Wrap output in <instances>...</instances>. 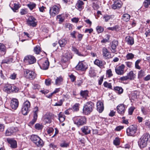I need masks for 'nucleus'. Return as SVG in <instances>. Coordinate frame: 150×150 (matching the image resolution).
<instances>
[{
    "label": "nucleus",
    "mask_w": 150,
    "mask_h": 150,
    "mask_svg": "<svg viewBox=\"0 0 150 150\" xmlns=\"http://www.w3.org/2000/svg\"><path fill=\"white\" fill-rule=\"evenodd\" d=\"M94 105L91 101L88 102L84 104L83 109V113L85 115L89 114L93 111Z\"/></svg>",
    "instance_id": "1"
},
{
    "label": "nucleus",
    "mask_w": 150,
    "mask_h": 150,
    "mask_svg": "<svg viewBox=\"0 0 150 150\" xmlns=\"http://www.w3.org/2000/svg\"><path fill=\"white\" fill-rule=\"evenodd\" d=\"M150 137L149 134L148 133L144 134L140 138L138 142V145L141 148L145 147Z\"/></svg>",
    "instance_id": "2"
},
{
    "label": "nucleus",
    "mask_w": 150,
    "mask_h": 150,
    "mask_svg": "<svg viewBox=\"0 0 150 150\" xmlns=\"http://www.w3.org/2000/svg\"><path fill=\"white\" fill-rule=\"evenodd\" d=\"M54 118V115L52 113L47 112L44 115L42 118V120L45 124L51 123Z\"/></svg>",
    "instance_id": "3"
},
{
    "label": "nucleus",
    "mask_w": 150,
    "mask_h": 150,
    "mask_svg": "<svg viewBox=\"0 0 150 150\" xmlns=\"http://www.w3.org/2000/svg\"><path fill=\"white\" fill-rule=\"evenodd\" d=\"M73 120L74 123L78 126L85 124L86 122V119L84 116L75 117L73 118Z\"/></svg>",
    "instance_id": "4"
},
{
    "label": "nucleus",
    "mask_w": 150,
    "mask_h": 150,
    "mask_svg": "<svg viewBox=\"0 0 150 150\" xmlns=\"http://www.w3.org/2000/svg\"><path fill=\"white\" fill-rule=\"evenodd\" d=\"M31 139L38 146L42 147L44 145L42 140L37 135H31Z\"/></svg>",
    "instance_id": "5"
},
{
    "label": "nucleus",
    "mask_w": 150,
    "mask_h": 150,
    "mask_svg": "<svg viewBox=\"0 0 150 150\" xmlns=\"http://www.w3.org/2000/svg\"><path fill=\"white\" fill-rule=\"evenodd\" d=\"M30 103L28 100L25 101L23 104L21 112L22 114L24 115H26L30 111Z\"/></svg>",
    "instance_id": "6"
},
{
    "label": "nucleus",
    "mask_w": 150,
    "mask_h": 150,
    "mask_svg": "<svg viewBox=\"0 0 150 150\" xmlns=\"http://www.w3.org/2000/svg\"><path fill=\"white\" fill-rule=\"evenodd\" d=\"M24 75L26 78L30 79H33L36 77V74L33 71L27 69L24 70Z\"/></svg>",
    "instance_id": "7"
},
{
    "label": "nucleus",
    "mask_w": 150,
    "mask_h": 150,
    "mask_svg": "<svg viewBox=\"0 0 150 150\" xmlns=\"http://www.w3.org/2000/svg\"><path fill=\"white\" fill-rule=\"evenodd\" d=\"M61 6L59 4L54 5L50 8V13L51 16H55L60 11Z\"/></svg>",
    "instance_id": "8"
},
{
    "label": "nucleus",
    "mask_w": 150,
    "mask_h": 150,
    "mask_svg": "<svg viewBox=\"0 0 150 150\" xmlns=\"http://www.w3.org/2000/svg\"><path fill=\"white\" fill-rule=\"evenodd\" d=\"M88 68V65L85 62L81 61L79 62L75 67L77 70L81 71L86 70Z\"/></svg>",
    "instance_id": "9"
},
{
    "label": "nucleus",
    "mask_w": 150,
    "mask_h": 150,
    "mask_svg": "<svg viewBox=\"0 0 150 150\" xmlns=\"http://www.w3.org/2000/svg\"><path fill=\"white\" fill-rule=\"evenodd\" d=\"M137 131V128L134 126L132 125L128 127L126 130L127 134L128 136H133Z\"/></svg>",
    "instance_id": "10"
},
{
    "label": "nucleus",
    "mask_w": 150,
    "mask_h": 150,
    "mask_svg": "<svg viewBox=\"0 0 150 150\" xmlns=\"http://www.w3.org/2000/svg\"><path fill=\"white\" fill-rule=\"evenodd\" d=\"M24 61L26 63L32 64L36 62V59L33 56L28 55L25 57Z\"/></svg>",
    "instance_id": "11"
},
{
    "label": "nucleus",
    "mask_w": 150,
    "mask_h": 150,
    "mask_svg": "<svg viewBox=\"0 0 150 150\" xmlns=\"http://www.w3.org/2000/svg\"><path fill=\"white\" fill-rule=\"evenodd\" d=\"M39 111L38 108L37 107H35L33 110V119L31 121L30 124L32 125L34 124L36 122L37 117H38V114Z\"/></svg>",
    "instance_id": "12"
},
{
    "label": "nucleus",
    "mask_w": 150,
    "mask_h": 150,
    "mask_svg": "<svg viewBox=\"0 0 150 150\" xmlns=\"http://www.w3.org/2000/svg\"><path fill=\"white\" fill-rule=\"evenodd\" d=\"M27 22L28 25L30 26L34 27L37 25L36 19L32 16L29 17Z\"/></svg>",
    "instance_id": "13"
},
{
    "label": "nucleus",
    "mask_w": 150,
    "mask_h": 150,
    "mask_svg": "<svg viewBox=\"0 0 150 150\" xmlns=\"http://www.w3.org/2000/svg\"><path fill=\"white\" fill-rule=\"evenodd\" d=\"M125 67L124 64H122L119 67H116L115 71L117 74L119 75H122L124 73V70Z\"/></svg>",
    "instance_id": "14"
},
{
    "label": "nucleus",
    "mask_w": 150,
    "mask_h": 150,
    "mask_svg": "<svg viewBox=\"0 0 150 150\" xmlns=\"http://www.w3.org/2000/svg\"><path fill=\"white\" fill-rule=\"evenodd\" d=\"M125 110V106L123 104H120L117 107V111L118 112L122 115H124Z\"/></svg>",
    "instance_id": "15"
},
{
    "label": "nucleus",
    "mask_w": 150,
    "mask_h": 150,
    "mask_svg": "<svg viewBox=\"0 0 150 150\" xmlns=\"http://www.w3.org/2000/svg\"><path fill=\"white\" fill-rule=\"evenodd\" d=\"M72 58V56L69 52H67L64 54L61 59V62L65 63Z\"/></svg>",
    "instance_id": "16"
},
{
    "label": "nucleus",
    "mask_w": 150,
    "mask_h": 150,
    "mask_svg": "<svg viewBox=\"0 0 150 150\" xmlns=\"http://www.w3.org/2000/svg\"><path fill=\"white\" fill-rule=\"evenodd\" d=\"M18 101L17 99L13 98L11 101V106L13 109L16 110L18 107Z\"/></svg>",
    "instance_id": "17"
},
{
    "label": "nucleus",
    "mask_w": 150,
    "mask_h": 150,
    "mask_svg": "<svg viewBox=\"0 0 150 150\" xmlns=\"http://www.w3.org/2000/svg\"><path fill=\"white\" fill-rule=\"evenodd\" d=\"M10 6L14 12H17V11L20 7L18 3H15L13 1L11 2L10 4Z\"/></svg>",
    "instance_id": "18"
},
{
    "label": "nucleus",
    "mask_w": 150,
    "mask_h": 150,
    "mask_svg": "<svg viewBox=\"0 0 150 150\" xmlns=\"http://www.w3.org/2000/svg\"><path fill=\"white\" fill-rule=\"evenodd\" d=\"M84 3L81 0H78L76 4V8L79 11H81L83 8Z\"/></svg>",
    "instance_id": "19"
},
{
    "label": "nucleus",
    "mask_w": 150,
    "mask_h": 150,
    "mask_svg": "<svg viewBox=\"0 0 150 150\" xmlns=\"http://www.w3.org/2000/svg\"><path fill=\"white\" fill-rule=\"evenodd\" d=\"M7 142L10 144L11 147L12 148H15L17 146V142L16 141L13 139L8 138L7 139Z\"/></svg>",
    "instance_id": "20"
},
{
    "label": "nucleus",
    "mask_w": 150,
    "mask_h": 150,
    "mask_svg": "<svg viewBox=\"0 0 150 150\" xmlns=\"http://www.w3.org/2000/svg\"><path fill=\"white\" fill-rule=\"evenodd\" d=\"M103 55V57L107 58L110 57V52L105 47H103L102 49Z\"/></svg>",
    "instance_id": "21"
},
{
    "label": "nucleus",
    "mask_w": 150,
    "mask_h": 150,
    "mask_svg": "<svg viewBox=\"0 0 150 150\" xmlns=\"http://www.w3.org/2000/svg\"><path fill=\"white\" fill-rule=\"evenodd\" d=\"M97 110L99 112H101L104 110L103 103L101 101H98L97 103Z\"/></svg>",
    "instance_id": "22"
},
{
    "label": "nucleus",
    "mask_w": 150,
    "mask_h": 150,
    "mask_svg": "<svg viewBox=\"0 0 150 150\" xmlns=\"http://www.w3.org/2000/svg\"><path fill=\"white\" fill-rule=\"evenodd\" d=\"M81 130L86 135L90 133L91 128L90 127L85 126L82 127L81 128Z\"/></svg>",
    "instance_id": "23"
},
{
    "label": "nucleus",
    "mask_w": 150,
    "mask_h": 150,
    "mask_svg": "<svg viewBox=\"0 0 150 150\" xmlns=\"http://www.w3.org/2000/svg\"><path fill=\"white\" fill-rule=\"evenodd\" d=\"M125 40L126 42L128 45H132L134 44V41L133 38L130 36H127L125 38Z\"/></svg>",
    "instance_id": "24"
},
{
    "label": "nucleus",
    "mask_w": 150,
    "mask_h": 150,
    "mask_svg": "<svg viewBox=\"0 0 150 150\" xmlns=\"http://www.w3.org/2000/svg\"><path fill=\"white\" fill-rule=\"evenodd\" d=\"M94 64L102 68L103 67L104 65L105 64V62L100 60L98 59H96L94 61Z\"/></svg>",
    "instance_id": "25"
},
{
    "label": "nucleus",
    "mask_w": 150,
    "mask_h": 150,
    "mask_svg": "<svg viewBox=\"0 0 150 150\" xmlns=\"http://www.w3.org/2000/svg\"><path fill=\"white\" fill-rule=\"evenodd\" d=\"M16 131V128L14 127H11L9 128H8L6 130L5 134L6 136L11 135L12 134Z\"/></svg>",
    "instance_id": "26"
},
{
    "label": "nucleus",
    "mask_w": 150,
    "mask_h": 150,
    "mask_svg": "<svg viewBox=\"0 0 150 150\" xmlns=\"http://www.w3.org/2000/svg\"><path fill=\"white\" fill-rule=\"evenodd\" d=\"M12 86L10 84H6L4 87L3 90L5 91L8 93H11Z\"/></svg>",
    "instance_id": "27"
},
{
    "label": "nucleus",
    "mask_w": 150,
    "mask_h": 150,
    "mask_svg": "<svg viewBox=\"0 0 150 150\" xmlns=\"http://www.w3.org/2000/svg\"><path fill=\"white\" fill-rule=\"evenodd\" d=\"M68 40L67 38H62L59 41V43L61 47H64L67 42Z\"/></svg>",
    "instance_id": "28"
},
{
    "label": "nucleus",
    "mask_w": 150,
    "mask_h": 150,
    "mask_svg": "<svg viewBox=\"0 0 150 150\" xmlns=\"http://www.w3.org/2000/svg\"><path fill=\"white\" fill-rule=\"evenodd\" d=\"M49 65V62L47 60H46L42 64V66H41V68L43 70L47 69Z\"/></svg>",
    "instance_id": "29"
},
{
    "label": "nucleus",
    "mask_w": 150,
    "mask_h": 150,
    "mask_svg": "<svg viewBox=\"0 0 150 150\" xmlns=\"http://www.w3.org/2000/svg\"><path fill=\"white\" fill-rule=\"evenodd\" d=\"M122 4L121 1L115 2L112 6V8L114 9L119 8L121 7Z\"/></svg>",
    "instance_id": "30"
},
{
    "label": "nucleus",
    "mask_w": 150,
    "mask_h": 150,
    "mask_svg": "<svg viewBox=\"0 0 150 150\" xmlns=\"http://www.w3.org/2000/svg\"><path fill=\"white\" fill-rule=\"evenodd\" d=\"M118 45V42L117 40H114L112 42L111 45V48L113 50V52H115L116 51V49L117 46Z\"/></svg>",
    "instance_id": "31"
},
{
    "label": "nucleus",
    "mask_w": 150,
    "mask_h": 150,
    "mask_svg": "<svg viewBox=\"0 0 150 150\" xmlns=\"http://www.w3.org/2000/svg\"><path fill=\"white\" fill-rule=\"evenodd\" d=\"M127 75L130 80H134L136 77L135 74L134 73V71H132L128 73Z\"/></svg>",
    "instance_id": "32"
},
{
    "label": "nucleus",
    "mask_w": 150,
    "mask_h": 150,
    "mask_svg": "<svg viewBox=\"0 0 150 150\" xmlns=\"http://www.w3.org/2000/svg\"><path fill=\"white\" fill-rule=\"evenodd\" d=\"M114 18V16L112 15H109L105 14L103 16V18L104 19L105 22H108L109 20L112 19Z\"/></svg>",
    "instance_id": "33"
},
{
    "label": "nucleus",
    "mask_w": 150,
    "mask_h": 150,
    "mask_svg": "<svg viewBox=\"0 0 150 150\" xmlns=\"http://www.w3.org/2000/svg\"><path fill=\"white\" fill-rule=\"evenodd\" d=\"M130 15L126 13L124 14L122 16V19L124 21L127 22L129 21L130 18Z\"/></svg>",
    "instance_id": "34"
},
{
    "label": "nucleus",
    "mask_w": 150,
    "mask_h": 150,
    "mask_svg": "<svg viewBox=\"0 0 150 150\" xmlns=\"http://www.w3.org/2000/svg\"><path fill=\"white\" fill-rule=\"evenodd\" d=\"M114 90L117 93L121 94L123 92V90L121 87L116 86L114 87Z\"/></svg>",
    "instance_id": "35"
},
{
    "label": "nucleus",
    "mask_w": 150,
    "mask_h": 150,
    "mask_svg": "<svg viewBox=\"0 0 150 150\" xmlns=\"http://www.w3.org/2000/svg\"><path fill=\"white\" fill-rule=\"evenodd\" d=\"M72 51L78 55L81 56H84L85 55L81 54L79 52V50L77 49L75 47H72Z\"/></svg>",
    "instance_id": "36"
},
{
    "label": "nucleus",
    "mask_w": 150,
    "mask_h": 150,
    "mask_svg": "<svg viewBox=\"0 0 150 150\" xmlns=\"http://www.w3.org/2000/svg\"><path fill=\"white\" fill-rule=\"evenodd\" d=\"M63 80V78L61 76L57 77L55 79V84L57 85H59L61 82Z\"/></svg>",
    "instance_id": "37"
},
{
    "label": "nucleus",
    "mask_w": 150,
    "mask_h": 150,
    "mask_svg": "<svg viewBox=\"0 0 150 150\" xmlns=\"http://www.w3.org/2000/svg\"><path fill=\"white\" fill-rule=\"evenodd\" d=\"M58 116L59 117V119L60 122H62L65 120V116L64 114L62 112H60L58 114Z\"/></svg>",
    "instance_id": "38"
},
{
    "label": "nucleus",
    "mask_w": 150,
    "mask_h": 150,
    "mask_svg": "<svg viewBox=\"0 0 150 150\" xmlns=\"http://www.w3.org/2000/svg\"><path fill=\"white\" fill-rule=\"evenodd\" d=\"M0 51L4 54L6 52V47L3 44L0 43Z\"/></svg>",
    "instance_id": "39"
},
{
    "label": "nucleus",
    "mask_w": 150,
    "mask_h": 150,
    "mask_svg": "<svg viewBox=\"0 0 150 150\" xmlns=\"http://www.w3.org/2000/svg\"><path fill=\"white\" fill-rule=\"evenodd\" d=\"M60 146L63 148H67L69 147V143L65 141H62L60 144Z\"/></svg>",
    "instance_id": "40"
},
{
    "label": "nucleus",
    "mask_w": 150,
    "mask_h": 150,
    "mask_svg": "<svg viewBox=\"0 0 150 150\" xmlns=\"http://www.w3.org/2000/svg\"><path fill=\"white\" fill-rule=\"evenodd\" d=\"M145 76V72L144 70L142 69L139 71L138 73V78H140Z\"/></svg>",
    "instance_id": "41"
},
{
    "label": "nucleus",
    "mask_w": 150,
    "mask_h": 150,
    "mask_svg": "<svg viewBox=\"0 0 150 150\" xmlns=\"http://www.w3.org/2000/svg\"><path fill=\"white\" fill-rule=\"evenodd\" d=\"M103 85L105 87L112 89V87L111 83H108L107 81H105L103 83Z\"/></svg>",
    "instance_id": "42"
},
{
    "label": "nucleus",
    "mask_w": 150,
    "mask_h": 150,
    "mask_svg": "<svg viewBox=\"0 0 150 150\" xmlns=\"http://www.w3.org/2000/svg\"><path fill=\"white\" fill-rule=\"evenodd\" d=\"M96 30L98 33L99 34L103 31L104 28L101 26H98L96 28Z\"/></svg>",
    "instance_id": "43"
},
{
    "label": "nucleus",
    "mask_w": 150,
    "mask_h": 150,
    "mask_svg": "<svg viewBox=\"0 0 150 150\" xmlns=\"http://www.w3.org/2000/svg\"><path fill=\"white\" fill-rule=\"evenodd\" d=\"M88 91H81L80 95L83 97L86 98L88 96Z\"/></svg>",
    "instance_id": "44"
},
{
    "label": "nucleus",
    "mask_w": 150,
    "mask_h": 150,
    "mask_svg": "<svg viewBox=\"0 0 150 150\" xmlns=\"http://www.w3.org/2000/svg\"><path fill=\"white\" fill-rule=\"evenodd\" d=\"M28 7L30 8V9L32 10L35 8L36 5L35 4L33 3H30L29 4L27 5Z\"/></svg>",
    "instance_id": "45"
},
{
    "label": "nucleus",
    "mask_w": 150,
    "mask_h": 150,
    "mask_svg": "<svg viewBox=\"0 0 150 150\" xmlns=\"http://www.w3.org/2000/svg\"><path fill=\"white\" fill-rule=\"evenodd\" d=\"M34 51L36 54H38L41 52L40 47L38 45L36 46L34 49Z\"/></svg>",
    "instance_id": "46"
},
{
    "label": "nucleus",
    "mask_w": 150,
    "mask_h": 150,
    "mask_svg": "<svg viewBox=\"0 0 150 150\" xmlns=\"http://www.w3.org/2000/svg\"><path fill=\"white\" fill-rule=\"evenodd\" d=\"M12 61V58H6V59L2 60L1 62V64H9Z\"/></svg>",
    "instance_id": "47"
},
{
    "label": "nucleus",
    "mask_w": 150,
    "mask_h": 150,
    "mask_svg": "<svg viewBox=\"0 0 150 150\" xmlns=\"http://www.w3.org/2000/svg\"><path fill=\"white\" fill-rule=\"evenodd\" d=\"M106 76L108 78H110L113 76V74L111 69H109L106 71Z\"/></svg>",
    "instance_id": "48"
},
{
    "label": "nucleus",
    "mask_w": 150,
    "mask_h": 150,
    "mask_svg": "<svg viewBox=\"0 0 150 150\" xmlns=\"http://www.w3.org/2000/svg\"><path fill=\"white\" fill-rule=\"evenodd\" d=\"M93 7L94 9H97L99 8V6L98 1H94L93 2Z\"/></svg>",
    "instance_id": "49"
},
{
    "label": "nucleus",
    "mask_w": 150,
    "mask_h": 150,
    "mask_svg": "<svg viewBox=\"0 0 150 150\" xmlns=\"http://www.w3.org/2000/svg\"><path fill=\"white\" fill-rule=\"evenodd\" d=\"M89 75L91 77H94L96 76V74L94 70L91 69L89 71Z\"/></svg>",
    "instance_id": "50"
},
{
    "label": "nucleus",
    "mask_w": 150,
    "mask_h": 150,
    "mask_svg": "<svg viewBox=\"0 0 150 150\" xmlns=\"http://www.w3.org/2000/svg\"><path fill=\"white\" fill-rule=\"evenodd\" d=\"M126 58L127 60L132 59L134 57V55L132 53H129L126 56Z\"/></svg>",
    "instance_id": "51"
},
{
    "label": "nucleus",
    "mask_w": 150,
    "mask_h": 150,
    "mask_svg": "<svg viewBox=\"0 0 150 150\" xmlns=\"http://www.w3.org/2000/svg\"><path fill=\"white\" fill-rule=\"evenodd\" d=\"M35 128L38 130L42 129L43 128V126L39 123L36 124L35 125Z\"/></svg>",
    "instance_id": "52"
},
{
    "label": "nucleus",
    "mask_w": 150,
    "mask_h": 150,
    "mask_svg": "<svg viewBox=\"0 0 150 150\" xmlns=\"http://www.w3.org/2000/svg\"><path fill=\"white\" fill-rule=\"evenodd\" d=\"M79 104L78 103H76L75 104L73 107V109L74 111H78L79 109Z\"/></svg>",
    "instance_id": "53"
},
{
    "label": "nucleus",
    "mask_w": 150,
    "mask_h": 150,
    "mask_svg": "<svg viewBox=\"0 0 150 150\" xmlns=\"http://www.w3.org/2000/svg\"><path fill=\"white\" fill-rule=\"evenodd\" d=\"M120 139L118 137L115 138V139L113 141L114 144L116 146H117L120 144Z\"/></svg>",
    "instance_id": "54"
},
{
    "label": "nucleus",
    "mask_w": 150,
    "mask_h": 150,
    "mask_svg": "<svg viewBox=\"0 0 150 150\" xmlns=\"http://www.w3.org/2000/svg\"><path fill=\"white\" fill-rule=\"evenodd\" d=\"M11 92L17 93L19 90V88L14 85H12Z\"/></svg>",
    "instance_id": "55"
},
{
    "label": "nucleus",
    "mask_w": 150,
    "mask_h": 150,
    "mask_svg": "<svg viewBox=\"0 0 150 150\" xmlns=\"http://www.w3.org/2000/svg\"><path fill=\"white\" fill-rule=\"evenodd\" d=\"M69 76L72 82H73L75 81L76 78V77L73 74H71L70 75H69Z\"/></svg>",
    "instance_id": "56"
},
{
    "label": "nucleus",
    "mask_w": 150,
    "mask_h": 150,
    "mask_svg": "<svg viewBox=\"0 0 150 150\" xmlns=\"http://www.w3.org/2000/svg\"><path fill=\"white\" fill-rule=\"evenodd\" d=\"M49 146L50 148L56 150L57 148V146L53 143H51L49 145Z\"/></svg>",
    "instance_id": "57"
},
{
    "label": "nucleus",
    "mask_w": 150,
    "mask_h": 150,
    "mask_svg": "<svg viewBox=\"0 0 150 150\" xmlns=\"http://www.w3.org/2000/svg\"><path fill=\"white\" fill-rule=\"evenodd\" d=\"M119 80L120 81H124L127 80H129V79L127 75V76H124L121 77L119 79Z\"/></svg>",
    "instance_id": "58"
},
{
    "label": "nucleus",
    "mask_w": 150,
    "mask_h": 150,
    "mask_svg": "<svg viewBox=\"0 0 150 150\" xmlns=\"http://www.w3.org/2000/svg\"><path fill=\"white\" fill-rule=\"evenodd\" d=\"M150 4V0H145L144 3V6L146 8L147 7L148 5Z\"/></svg>",
    "instance_id": "59"
},
{
    "label": "nucleus",
    "mask_w": 150,
    "mask_h": 150,
    "mask_svg": "<svg viewBox=\"0 0 150 150\" xmlns=\"http://www.w3.org/2000/svg\"><path fill=\"white\" fill-rule=\"evenodd\" d=\"M63 101L62 100H60L59 101H58L57 103H56L54 105L55 106H61L63 103Z\"/></svg>",
    "instance_id": "60"
},
{
    "label": "nucleus",
    "mask_w": 150,
    "mask_h": 150,
    "mask_svg": "<svg viewBox=\"0 0 150 150\" xmlns=\"http://www.w3.org/2000/svg\"><path fill=\"white\" fill-rule=\"evenodd\" d=\"M57 18L59 19V23H61L62 22L64 21V19L62 17H61V15H58L57 16Z\"/></svg>",
    "instance_id": "61"
},
{
    "label": "nucleus",
    "mask_w": 150,
    "mask_h": 150,
    "mask_svg": "<svg viewBox=\"0 0 150 150\" xmlns=\"http://www.w3.org/2000/svg\"><path fill=\"white\" fill-rule=\"evenodd\" d=\"M124 128V126H119L117 127L115 129V130L117 131H119Z\"/></svg>",
    "instance_id": "62"
},
{
    "label": "nucleus",
    "mask_w": 150,
    "mask_h": 150,
    "mask_svg": "<svg viewBox=\"0 0 150 150\" xmlns=\"http://www.w3.org/2000/svg\"><path fill=\"white\" fill-rule=\"evenodd\" d=\"M135 108L133 107H130L129 109L128 110L129 114L130 115L132 114Z\"/></svg>",
    "instance_id": "63"
},
{
    "label": "nucleus",
    "mask_w": 150,
    "mask_h": 150,
    "mask_svg": "<svg viewBox=\"0 0 150 150\" xmlns=\"http://www.w3.org/2000/svg\"><path fill=\"white\" fill-rule=\"evenodd\" d=\"M83 83L82 80L81 79H79L77 80L76 82V84L78 86H81L82 83Z\"/></svg>",
    "instance_id": "64"
}]
</instances>
